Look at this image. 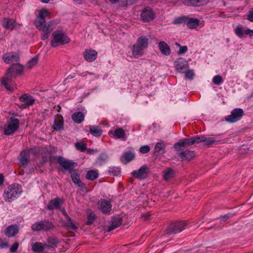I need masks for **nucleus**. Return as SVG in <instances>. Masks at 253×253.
Masks as SVG:
<instances>
[{
    "mask_svg": "<svg viewBox=\"0 0 253 253\" xmlns=\"http://www.w3.org/2000/svg\"><path fill=\"white\" fill-rule=\"evenodd\" d=\"M57 161V163L63 167L64 170H69L73 182L82 190L85 188V184L83 183L80 178L78 170L73 169L77 166V163L65 160L62 156L50 157V159Z\"/></svg>",
    "mask_w": 253,
    "mask_h": 253,
    "instance_id": "1",
    "label": "nucleus"
},
{
    "mask_svg": "<svg viewBox=\"0 0 253 253\" xmlns=\"http://www.w3.org/2000/svg\"><path fill=\"white\" fill-rule=\"evenodd\" d=\"M49 14L50 12L48 10L42 9L40 11L39 16L35 21L36 28L43 32L41 35V39L43 41L48 38V34L54 28L53 21L46 22L47 19H50Z\"/></svg>",
    "mask_w": 253,
    "mask_h": 253,
    "instance_id": "2",
    "label": "nucleus"
},
{
    "mask_svg": "<svg viewBox=\"0 0 253 253\" xmlns=\"http://www.w3.org/2000/svg\"><path fill=\"white\" fill-rule=\"evenodd\" d=\"M24 70L23 65L19 63L12 64L8 68L5 76L1 79V83L5 88L9 91H13L15 87V84L13 81L17 75L21 74Z\"/></svg>",
    "mask_w": 253,
    "mask_h": 253,
    "instance_id": "3",
    "label": "nucleus"
},
{
    "mask_svg": "<svg viewBox=\"0 0 253 253\" xmlns=\"http://www.w3.org/2000/svg\"><path fill=\"white\" fill-rule=\"evenodd\" d=\"M22 192L21 186L15 183L8 186L4 190L3 197L5 201L11 202L16 199Z\"/></svg>",
    "mask_w": 253,
    "mask_h": 253,
    "instance_id": "4",
    "label": "nucleus"
},
{
    "mask_svg": "<svg viewBox=\"0 0 253 253\" xmlns=\"http://www.w3.org/2000/svg\"><path fill=\"white\" fill-rule=\"evenodd\" d=\"M149 39L145 36H141L137 39L135 44H133L131 49L133 56H142L144 51L148 48Z\"/></svg>",
    "mask_w": 253,
    "mask_h": 253,
    "instance_id": "5",
    "label": "nucleus"
},
{
    "mask_svg": "<svg viewBox=\"0 0 253 253\" xmlns=\"http://www.w3.org/2000/svg\"><path fill=\"white\" fill-rule=\"evenodd\" d=\"M53 39L50 42V45L56 47L60 45H64L70 42V39L62 31H55L52 34Z\"/></svg>",
    "mask_w": 253,
    "mask_h": 253,
    "instance_id": "6",
    "label": "nucleus"
},
{
    "mask_svg": "<svg viewBox=\"0 0 253 253\" xmlns=\"http://www.w3.org/2000/svg\"><path fill=\"white\" fill-rule=\"evenodd\" d=\"M187 221H178L170 224L165 230L166 234L172 235L176 234L182 232L187 226Z\"/></svg>",
    "mask_w": 253,
    "mask_h": 253,
    "instance_id": "7",
    "label": "nucleus"
},
{
    "mask_svg": "<svg viewBox=\"0 0 253 253\" xmlns=\"http://www.w3.org/2000/svg\"><path fill=\"white\" fill-rule=\"evenodd\" d=\"M19 127V119L11 117L8 120L7 126L4 127L3 133L7 136L12 135L18 130Z\"/></svg>",
    "mask_w": 253,
    "mask_h": 253,
    "instance_id": "8",
    "label": "nucleus"
},
{
    "mask_svg": "<svg viewBox=\"0 0 253 253\" xmlns=\"http://www.w3.org/2000/svg\"><path fill=\"white\" fill-rule=\"evenodd\" d=\"M197 143V136H196L190 138H183L179 140L178 142L174 144L173 148L176 152H179L182 150L183 147Z\"/></svg>",
    "mask_w": 253,
    "mask_h": 253,
    "instance_id": "9",
    "label": "nucleus"
},
{
    "mask_svg": "<svg viewBox=\"0 0 253 253\" xmlns=\"http://www.w3.org/2000/svg\"><path fill=\"white\" fill-rule=\"evenodd\" d=\"M244 114V111L242 109L235 108L233 109L230 115L226 116L225 120L229 123H234L240 120Z\"/></svg>",
    "mask_w": 253,
    "mask_h": 253,
    "instance_id": "10",
    "label": "nucleus"
},
{
    "mask_svg": "<svg viewBox=\"0 0 253 253\" xmlns=\"http://www.w3.org/2000/svg\"><path fill=\"white\" fill-rule=\"evenodd\" d=\"M149 172V169L146 165H143L137 170H134L131 174L135 178L142 180L145 179Z\"/></svg>",
    "mask_w": 253,
    "mask_h": 253,
    "instance_id": "11",
    "label": "nucleus"
},
{
    "mask_svg": "<svg viewBox=\"0 0 253 253\" xmlns=\"http://www.w3.org/2000/svg\"><path fill=\"white\" fill-rule=\"evenodd\" d=\"M64 202V199L63 198L56 197L49 201L48 205L46 207V209L49 211L59 210L61 208Z\"/></svg>",
    "mask_w": 253,
    "mask_h": 253,
    "instance_id": "12",
    "label": "nucleus"
},
{
    "mask_svg": "<svg viewBox=\"0 0 253 253\" xmlns=\"http://www.w3.org/2000/svg\"><path fill=\"white\" fill-rule=\"evenodd\" d=\"M155 14L148 6L145 7L141 12L140 19L144 22H149L154 19Z\"/></svg>",
    "mask_w": 253,
    "mask_h": 253,
    "instance_id": "13",
    "label": "nucleus"
},
{
    "mask_svg": "<svg viewBox=\"0 0 253 253\" xmlns=\"http://www.w3.org/2000/svg\"><path fill=\"white\" fill-rule=\"evenodd\" d=\"M98 209L104 214L109 213L112 210L111 202L105 199H101L97 202Z\"/></svg>",
    "mask_w": 253,
    "mask_h": 253,
    "instance_id": "14",
    "label": "nucleus"
},
{
    "mask_svg": "<svg viewBox=\"0 0 253 253\" xmlns=\"http://www.w3.org/2000/svg\"><path fill=\"white\" fill-rule=\"evenodd\" d=\"M19 100L21 102H23V104L20 106V108L22 109H25L29 106L32 105L35 101V99L32 96L28 95L27 94H24L20 96Z\"/></svg>",
    "mask_w": 253,
    "mask_h": 253,
    "instance_id": "15",
    "label": "nucleus"
},
{
    "mask_svg": "<svg viewBox=\"0 0 253 253\" xmlns=\"http://www.w3.org/2000/svg\"><path fill=\"white\" fill-rule=\"evenodd\" d=\"M175 68L179 73H184L189 69L188 62L182 58H178L176 61Z\"/></svg>",
    "mask_w": 253,
    "mask_h": 253,
    "instance_id": "16",
    "label": "nucleus"
},
{
    "mask_svg": "<svg viewBox=\"0 0 253 253\" xmlns=\"http://www.w3.org/2000/svg\"><path fill=\"white\" fill-rule=\"evenodd\" d=\"M178 157L181 159L182 161H190L192 160L195 156V154L194 151L186 150L182 152H176Z\"/></svg>",
    "mask_w": 253,
    "mask_h": 253,
    "instance_id": "17",
    "label": "nucleus"
},
{
    "mask_svg": "<svg viewBox=\"0 0 253 253\" xmlns=\"http://www.w3.org/2000/svg\"><path fill=\"white\" fill-rule=\"evenodd\" d=\"M84 59L88 62L94 61L97 56V52L92 49H86L83 53Z\"/></svg>",
    "mask_w": 253,
    "mask_h": 253,
    "instance_id": "18",
    "label": "nucleus"
},
{
    "mask_svg": "<svg viewBox=\"0 0 253 253\" xmlns=\"http://www.w3.org/2000/svg\"><path fill=\"white\" fill-rule=\"evenodd\" d=\"M2 59L5 63L9 64L13 61H18L19 56L16 52H7L3 55Z\"/></svg>",
    "mask_w": 253,
    "mask_h": 253,
    "instance_id": "19",
    "label": "nucleus"
},
{
    "mask_svg": "<svg viewBox=\"0 0 253 253\" xmlns=\"http://www.w3.org/2000/svg\"><path fill=\"white\" fill-rule=\"evenodd\" d=\"M198 143L203 142L206 145H216L219 142L218 140L211 137H207L205 135L197 136Z\"/></svg>",
    "mask_w": 253,
    "mask_h": 253,
    "instance_id": "20",
    "label": "nucleus"
},
{
    "mask_svg": "<svg viewBox=\"0 0 253 253\" xmlns=\"http://www.w3.org/2000/svg\"><path fill=\"white\" fill-rule=\"evenodd\" d=\"M54 148L52 146L45 147L42 148L41 154L42 155V163H46L49 158L50 157V155L54 151Z\"/></svg>",
    "mask_w": 253,
    "mask_h": 253,
    "instance_id": "21",
    "label": "nucleus"
},
{
    "mask_svg": "<svg viewBox=\"0 0 253 253\" xmlns=\"http://www.w3.org/2000/svg\"><path fill=\"white\" fill-rule=\"evenodd\" d=\"M182 2L187 6H200L207 4L209 0H183Z\"/></svg>",
    "mask_w": 253,
    "mask_h": 253,
    "instance_id": "22",
    "label": "nucleus"
},
{
    "mask_svg": "<svg viewBox=\"0 0 253 253\" xmlns=\"http://www.w3.org/2000/svg\"><path fill=\"white\" fill-rule=\"evenodd\" d=\"M64 121L62 116L61 114L57 115V119H55L52 128L56 131H60L63 129Z\"/></svg>",
    "mask_w": 253,
    "mask_h": 253,
    "instance_id": "23",
    "label": "nucleus"
},
{
    "mask_svg": "<svg viewBox=\"0 0 253 253\" xmlns=\"http://www.w3.org/2000/svg\"><path fill=\"white\" fill-rule=\"evenodd\" d=\"M1 25L6 29L13 30L15 28L16 21L12 19L4 18L1 21Z\"/></svg>",
    "mask_w": 253,
    "mask_h": 253,
    "instance_id": "24",
    "label": "nucleus"
},
{
    "mask_svg": "<svg viewBox=\"0 0 253 253\" xmlns=\"http://www.w3.org/2000/svg\"><path fill=\"white\" fill-rule=\"evenodd\" d=\"M19 161L21 164V167L24 168H26L30 161L29 152L26 151H22L19 155Z\"/></svg>",
    "mask_w": 253,
    "mask_h": 253,
    "instance_id": "25",
    "label": "nucleus"
},
{
    "mask_svg": "<svg viewBox=\"0 0 253 253\" xmlns=\"http://www.w3.org/2000/svg\"><path fill=\"white\" fill-rule=\"evenodd\" d=\"M19 228L17 225H11L5 230V234L8 238L15 236L18 232Z\"/></svg>",
    "mask_w": 253,
    "mask_h": 253,
    "instance_id": "26",
    "label": "nucleus"
},
{
    "mask_svg": "<svg viewBox=\"0 0 253 253\" xmlns=\"http://www.w3.org/2000/svg\"><path fill=\"white\" fill-rule=\"evenodd\" d=\"M123 223V220L121 218H113L112 219L111 224L110 226H108L106 229V231L110 232L112 230L117 228L120 226Z\"/></svg>",
    "mask_w": 253,
    "mask_h": 253,
    "instance_id": "27",
    "label": "nucleus"
},
{
    "mask_svg": "<svg viewBox=\"0 0 253 253\" xmlns=\"http://www.w3.org/2000/svg\"><path fill=\"white\" fill-rule=\"evenodd\" d=\"M158 46L161 52L165 55H169L170 49L168 44L164 41L159 42Z\"/></svg>",
    "mask_w": 253,
    "mask_h": 253,
    "instance_id": "28",
    "label": "nucleus"
},
{
    "mask_svg": "<svg viewBox=\"0 0 253 253\" xmlns=\"http://www.w3.org/2000/svg\"><path fill=\"white\" fill-rule=\"evenodd\" d=\"M71 118L75 123L80 124L84 120V116L82 112L79 111L74 113Z\"/></svg>",
    "mask_w": 253,
    "mask_h": 253,
    "instance_id": "29",
    "label": "nucleus"
},
{
    "mask_svg": "<svg viewBox=\"0 0 253 253\" xmlns=\"http://www.w3.org/2000/svg\"><path fill=\"white\" fill-rule=\"evenodd\" d=\"M165 145L163 142H158L154 148V153L155 155L164 154L165 153Z\"/></svg>",
    "mask_w": 253,
    "mask_h": 253,
    "instance_id": "30",
    "label": "nucleus"
},
{
    "mask_svg": "<svg viewBox=\"0 0 253 253\" xmlns=\"http://www.w3.org/2000/svg\"><path fill=\"white\" fill-rule=\"evenodd\" d=\"M47 242L48 244H46V248L49 249L50 248H55L59 243L57 238L55 237H48L47 239Z\"/></svg>",
    "mask_w": 253,
    "mask_h": 253,
    "instance_id": "31",
    "label": "nucleus"
},
{
    "mask_svg": "<svg viewBox=\"0 0 253 253\" xmlns=\"http://www.w3.org/2000/svg\"><path fill=\"white\" fill-rule=\"evenodd\" d=\"M46 248V244L36 242L32 245V250L35 253H40Z\"/></svg>",
    "mask_w": 253,
    "mask_h": 253,
    "instance_id": "32",
    "label": "nucleus"
},
{
    "mask_svg": "<svg viewBox=\"0 0 253 253\" xmlns=\"http://www.w3.org/2000/svg\"><path fill=\"white\" fill-rule=\"evenodd\" d=\"M175 175V171L170 168H167L164 171V179L169 180L173 178Z\"/></svg>",
    "mask_w": 253,
    "mask_h": 253,
    "instance_id": "33",
    "label": "nucleus"
},
{
    "mask_svg": "<svg viewBox=\"0 0 253 253\" xmlns=\"http://www.w3.org/2000/svg\"><path fill=\"white\" fill-rule=\"evenodd\" d=\"M89 132L90 133L95 137H98L101 135L103 130L96 126H90Z\"/></svg>",
    "mask_w": 253,
    "mask_h": 253,
    "instance_id": "34",
    "label": "nucleus"
},
{
    "mask_svg": "<svg viewBox=\"0 0 253 253\" xmlns=\"http://www.w3.org/2000/svg\"><path fill=\"white\" fill-rule=\"evenodd\" d=\"M109 133L110 134H113L114 137L116 138H123L125 135V131L121 127H119L116 129L113 132L112 131H110Z\"/></svg>",
    "mask_w": 253,
    "mask_h": 253,
    "instance_id": "35",
    "label": "nucleus"
},
{
    "mask_svg": "<svg viewBox=\"0 0 253 253\" xmlns=\"http://www.w3.org/2000/svg\"><path fill=\"white\" fill-rule=\"evenodd\" d=\"M108 159V156L105 153H101L96 160L95 163L97 165L101 166L105 164Z\"/></svg>",
    "mask_w": 253,
    "mask_h": 253,
    "instance_id": "36",
    "label": "nucleus"
},
{
    "mask_svg": "<svg viewBox=\"0 0 253 253\" xmlns=\"http://www.w3.org/2000/svg\"><path fill=\"white\" fill-rule=\"evenodd\" d=\"M96 218V216L95 213L90 210H89L88 211H87V220L85 222V224L87 225H91L94 222Z\"/></svg>",
    "mask_w": 253,
    "mask_h": 253,
    "instance_id": "37",
    "label": "nucleus"
},
{
    "mask_svg": "<svg viewBox=\"0 0 253 253\" xmlns=\"http://www.w3.org/2000/svg\"><path fill=\"white\" fill-rule=\"evenodd\" d=\"M200 20L197 18H191L187 22V26L190 29H196L199 25Z\"/></svg>",
    "mask_w": 253,
    "mask_h": 253,
    "instance_id": "38",
    "label": "nucleus"
},
{
    "mask_svg": "<svg viewBox=\"0 0 253 253\" xmlns=\"http://www.w3.org/2000/svg\"><path fill=\"white\" fill-rule=\"evenodd\" d=\"M42 223V230L44 231H48L52 230L55 228V226L53 223L49 221L48 220H43Z\"/></svg>",
    "mask_w": 253,
    "mask_h": 253,
    "instance_id": "39",
    "label": "nucleus"
},
{
    "mask_svg": "<svg viewBox=\"0 0 253 253\" xmlns=\"http://www.w3.org/2000/svg\"><path fill=\"white\" fill-rule=\"evenodd\" d=\"M98 176L97 172L94 170H90L87 171L86 175V178L90 180L96 179Z\"/></svg>",
    "mask_w": 253,
    "mask_h": 253,
    "instance_id": "40",
    "label": "nucleus"
},
{
    "mask_svg": "<svg viewBox=\"0 0 253 253\" xmlns=\"http://www.w3.org/2000/svg\"><path fill=\"white\" fill-rule=\"evenodd\" d=\"M135 157V155L133 153L131 152L130 151H128L125 152L122 158H124L126 163H129L134 159Z\"/></svg>",
    "mask_w": 253,
    "mask_h": 253,
    "instance_id": "41",
    "label": "nucleus"
},
{
    "mask_svg": "<svg viewBox=\"0 0 253 253\" xmlns=\"http://www.w3.org/2000/svg\"><path fill=\"white\" fill-rule=\"evenodd\" d=\"M42 220H41L39 221H37L35 222L34 224L32 225V229L34 231H39L41 230H42L43 226H42Z\"/></svg>",
    "mask_w": 253,
    "mask_h": 253,
    "instance_id": "42",
    "label": "nucleus"
},
{
    "mask_svg": "<svg viewBox=\"0 0 253 253\" xmlns=\"http://www.w3.org/2000/svg\"><path fill=\"white\" fill-rule=\"evenodd\" d=\"M108 171L110 175H112L113 176H118L121 173L120 169L119 167H110Z\"/></svg>",
    "mask_w": 253,
    "mask_h": 253,
    "instance_id": "43",
    "label": "nucleus"
},
{
    "mask_svg": "<svg viewBox=\"0 0 253 253\" xmlns=\"http://www.w3.org/2000/svg\"><path fill=\"white\" fill-rule=\"evenodd\" d=\"M76 148L81 152H84L86 150V144L82 142H77L75 143Z\"/></svg>",
    "mask_w": 253,
    "mask_h": 253,
    "instance_id": "44",
    "label": "nucleus"
},
{
    "mask_svg": "<svg viewBox=\"0 0 253 253\" xmlns=\"http://www.w3.org/2000/svg\"><path fill=\"white\" fill-rule=\"evenodd\" d=\"M38 57L35 56L32 58L29 61L27 64L28 67L29 68H32L33 66L36 65L38 61Z\"/></svg>",
    "mask_w": 253,
    "mask_h": 253,
    "instance_id": "45",
    "label": "nucleus"
},
{
    "mask_svg": "<svg viewBox=\"0 0 253 253\" xmlns=\"http://www.w3.org/2000/svg\"><path fill=\"white\" fill-rule=\"evenodd\" d=\"M222 81V78L220 75L215 76L212 79V82L214 84L219 85Z\"/></svg>",
    "mask_w": 253,
    "mask_h": 253,
    "instance_id": "46",
    "label": "nucleus"
},
{
    "mask_svg": "<svg viewBox=\"0 0 253 253\" xmlns=\"http://www.w3.org/2000/svg\"><path fill=\"white\" fill-rule=\"evenodd\" d=\"M66 227L68 228L75 230L78 229V227L76 226L74 223L73 222L72 219L71 218V220H67V223L66 224Z\"/></svg>",
    "mask_w": 253,
    "mask_h": 253,
    "instance_id": "47",
    "label": "nucleus"
},
{
    "mask_svg": "<svg viewBox=\"0 0 253 253\" xmlns=\"http://www.w3.org/2000/svg\"><path fill=\"white\" fill-rule=\"evenodd\" d=\"M235 32L239 37H242L243 35L244 30L241 26H237L235 29Z\"/></svg>",
    "mask_w": 253,
    "mask_h": 253,
    "instance_id": "48",
    "label": "nucleus"
},
{
    "mask_svg": "<svg viewBox=\"0 0 253 253\" xmlns=\"http://www.w3.org/2000/svg\"><path fill=\"white\" fill-rule=\"evenodd\" d=\"M150 150V148L148 145H144L140 147L139 151L142 154L148 153Z\"/></svg>",
    "mask_w": 253,
    "mask_h": 253,
    "instance_id": "49",
    "label": "nucleus"
},
{
    "mask_svg": "<svg viewBox=\"0 0 253 253\" xmlns=\"http://www.w3.org/2000/svg\"><path fill=\"white\" fill-rule=\"evenodd\" d=\"M42 149L40 147H34L30 149L28 152H31L35 155L40 154L41 153Z\"/></svg>",
    "mask_w": 253,
    "mask_h": 253,
    "instance_id": "50",
    "label": "nucleus"
},
{
    "mask_svg": "<svg viewBox=\"0 0 253 253\" xmlns=\"http://www.w3.org/2000/svg\"><path fill=\"white\" fill-rule=\"evenodd\" d=\"M184 73H185V77L187 79L189 80H192L193 79L194 73L192 70H190L188 69V70Z\"/></svg>",
    "mask_w": 253,
    "mask_h": 253,
    "instance_id": "51",
    "label": "nucleus"
},
{
    "mask_svg": "<svg viewBox=\"0 0 253 253\" xmlns=\"http://www.w3.org/2000/svg\"><path fill=\"white\" fill-rule=\"evenodd\" d=\"M247 19L249 21L253 22V7L249 10Z\"/></svg>",
    "mask_w": 253,
    "mask_h": 253,
    "instance_id": "52",
    "label": "nucleus"
},
{
    "mask_svg": "<svg viewBox=\"0 0 253 253\" xmlns=\"http://www.w3.org/2000/svg\"><path fill=\"white\" fill-rule=\"evenodd\" d=\"M234 214H232L230 213H228L224 215L220 216V218H221L223 221H226L228 219L232 217L233 216Z\"/></svg>",
    "mask_w": 253,
    "mask_h": 253,
    "instance_id": "53",
    "label": "nucleus"
},
{
    "mask_svg": "<svg viewBox=\"0 0 253 253\" xmlns=\"http://www.w3.org/2000/svg\"><path fill=\"white\" fill-rule=\"evenodd\" d=\"M19 247V244L17 242L14 243L10 249V251L12 253L15 252Z\"/></svg>",
    "mask_w": 253,
    "mask_h": 253,
    "instance_id": "54",
    "label": "nucleus"
},
{
    "mask_svg": "<svg viewBox=\"0 0 253 253\" xmlns=\"http://www.w3.org/2000/svg\"><path fill=\"white\" fill-rule=\"evenodd\" d=\"M187 47L186 46H180L179 50V54L185 53L187 51Z\"/></svg>",
    "mask_w": 253,
    "mask_h": 253,
    "instance_id": "55",
    "label": "nucleus"
},
{
    "mask_svg": "<svg viewBox=\"0 0 253 253\" xmlns=\"http://www.w3.org/2000/svg\"><path fill=\"white\" fill-rule=\"evenodd\" d=\"M0 246L2 248H4L8 246V244L7 243L3 242V240L0 238Z\"/></svg>",
    "mask_w": 253,
    "mask_h": 253,
    "instance_id": "56",
    "label": "nucleus"
},
{
    "mask_svg": "<svg viewBox=\"0 0 253 253\" xmlns=\"http://www.w3.org/2000/svg\"><path fill=\"white\" fill-rule=\"evenodd\" d=\"M62 212H63V214L65 216V217L67 218V219L69 220L70 221L71 217L68 215L66 211L65 210H64V211H63Z\"/></svg>",
    "mask_w": 253,
    "mask_h": 253,
    "instance_id": "57",
    "label": "nucleus"
},
{
    "mask_svg": "<svg viewBox=\"0 0 253 253\" xmlns=\"http://www.w3.org/2000/svg\"><path fill=\"white\" fill-rule=\"evenodd\" d=\"M4 182V177L2 174L0 173V185L3 184Z\"/></svg>",
    "mask_w": 253,
    "mask_h": 253,
    "instance_id": "58",
    "label": "nucleus"
},
{
    "mask_svg": "<svg viewBox=\"0 0 253 253\" xmlns=\"http://www.w3.org/2000/svg\"><path fill=\"white\" fill-rule=\"evenodd\" d=\"M251 30L250 29H247L244 30L243 34H245L246 35H249L250 36L251 34Z\"/></svg>",
    "mask_w": 253,
    "mask_h": 253,
    "instance_id": "59",
    "label": "nucleus"
},
{
    "mask_svg": "<svg viewBox=\"0 0 253 253\" xmlns=\"http://www.w3.org/2000/svg\"><path fill=\"white\" fill-rule=\"evenodd\" d=\"M184 20V18H180L179 19H177L175 20V23H180L182 22V21Z\"/></svg>",
    "mask_w": 253,
    "mask_h": 253,
    "instance_id": "60",
    "label": "nucleus"
},
{
    "mask_svg": "<svg viewBox=\"0 0 253 253\" xmlns=\"http://www.w3.org/2000/svg\"><path fill=\"white\" fill-rule=\"evenodd\" d=\"M87 153L88 154H92L93 152H95V150L92 149H87L86 150Z\"/></svg>",
    "mask_w": 253,
    "mask_h": 253,
    "instance_id": "61",
    "label": "nucleus"
},
{
    "mask_svg": "<svg viewBox=\"0 0 253 253\" xmlns=\"http://www.w3.org/2000/svg\"><path fill=\"white\" fill-rule=\"evenodd\" d=\"M54 109H56L57 112H59L61 109V108L60 106L57 105V106H55V107H54Z\"/></svg>",
    "mask_w": 253,
    "mask_h": 253,
    "instance_id": "62",
    "label": "nucleus"
},
{
    "mask_svg": "<svg viewBox=\"0 0 253 253\" xmlns=\"http://www.w3.org/2000/svg\"><path fill=\"white\" fill-rule=\"evenodd\" d=\"M149 216H150V214H147L146 215H143V217L144 218V220H147L149 219Z\"/></svg>",
    "mask_w": 253,
    "mask_h": 253,
    "instance_id": "63",
    "label": "nucleus"
},
{
    "mask_svg": "<svg viewBox=\"0 0 253 253\" xmlns=\"http://www.w3.org/2000/svg\"><path fill=\"white\" fill-rule=\"evenodd\" d=\"M74 0L78 4H81L82 3V0Z\"/></svg>",
    "mask_w": 253,
    "mask_h": 253,
    "instance_id": "64",
    "label": "nucleus"
}]
</instances>
